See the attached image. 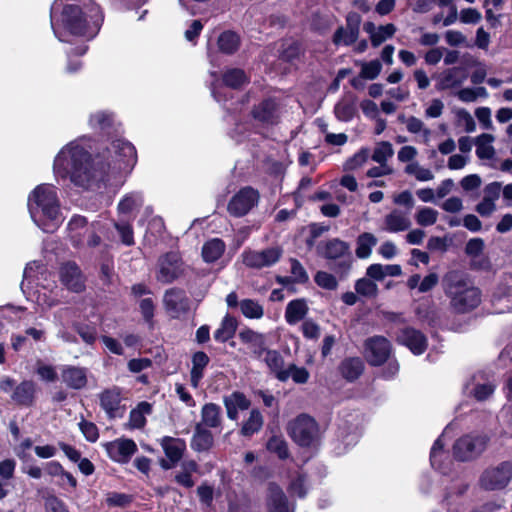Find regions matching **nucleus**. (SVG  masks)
I'll list each match as a JSON object with an SVG mask.
<instances>
[{
  "label": "nucleus",
  "mask_w": 512,
  "mask_h": 512,
  "mask_svg": "<svg viewBox=\"0 0 512 512\" xmlns=\"http://www.w3.org/2000/svg\"><path fill=\"white\" fill-rule=\"evenodd\" d=\"M74 328L86 344H94L97 338V331L95 327L86 324L76 323L74 325Z\"/></svg>",
  "instance_id": "338daca9"
},
{
  "label": "nucleus",
  "mask_w": 512,
  "mask_h": 512,
  "mask_svg": "<svg viewBox=\"0 0 512 512\" xmlns=\"http://www.w3.org/2000/svg\"><path fill=\"white\" fill-rule=\"evenodd\" d=\"M62 380L71 389L80 390L87 384V369L75 366H64Z\"/></svg>",
  "instance_id": "a878e982"
},
{
  "label": "nucleus",
  "mask_w": 512,
  "mask_h": 512,
  "mask_svg": "<svg viewBox=\"0 0 512 512\" xmlns=\"http://www.w3.org/2000/svg\"><path fill=\"white\" fill-rule=\"evenodd\" d=\"M54 285V276L48 271L46 266L37 261L30 262L26 265L21 283V289L24 294L30 293L34 287L51 290Z\"/></svg>",
  "instance_id": "0eeeda50"
},
{
  "label": "nucleus",
  "mask_w": 512,
  "mask_h": 512,
  "mask_svg": "<svg viewBox=\"0 0 512 512\" xmlns=\"http://www.w3.org/2000/svg\"><path fill=\"white\" fill-rule=\"evenodd\" d=\"M283 249L279 246L263 250L245 249L242 254L243 264L252 269H262L275 265L282 257Z\"/></svg>",
  "instance_id": "1a4fd4ad"
},
{
  "label": "nucleus",
  "mask_w": 512,
  "mask_h": 512,
  "mask_svg": "<svg viewBox=\"0 0 512 512\" xmlns=\"http://www.w3.org/2000/svg\"><path fill=\"white\" fill-rule=\"evenodd\" d=\"M121 401V389L116 386L105 389L99 394L100 407L109 419L122 417Z\"/></svg>",
  "instance_id": "6ab92c4d"
},
{
  "label": "nucleus",
  "mask_w": 512,
  "mask_h": 512,
  "mask_svg": "<svg viewBox=\"0 0 512 512\" xmlns=\"http://www.w3.org/2000/svg\"><path fill=\"white\" fill-rule=\"evenodd\" d=\"M104 21L103 12L93 0H55L50 10L51 28L60 42L70 37L87 43L97 36Z\"/></svg>",
  "instance_id": "f03ea898"
},
{
  "label": "nucleus",
  "mask_w": 512,
  "mask_h": 512,
  "mask_svg": "<svg viewBox=\"0 0 512 512\" xmlns=\"http://www.w3.org/2000/svg\"><path fill=\"white\" fill-rule=\"evenodd\" d=\"M36 384L32 380H24L15 386L11 393L12 401L22 407H31L35 402Z\"/></svg>",
  "instance_id": "b1692460"
},
{
  "label": "nucleus",
  "mask_w": 512,
  "mask_h": 512,
  "mask_svg": "<svg viewBox=\"0 0 512 512\" xmlns=\"http://www.w3.org/2000/svg\"><path fill=\"white\" fill-rule=\"evenodd\" d=\"M163 303L171 317L178 318L189 310L190 301L184 290L170 288L164 294Z\"/></svg>",
  "instance_id": "a211bd4d"
},
{
  "label": "nucleus",
  "mask_w": 512,
  "mask_h": 512,
  "mask_svg": "<svg viewBox=\"0 0 512 512\" xmlns=\"http://www.w3.org/2000/svg\"><path fill=\"white\" fill-rule=\"evenodd\" d=\"M210 359L203 351H197L192 355V368L190 371V383L193 388H198L200 381L204 376V370L208 366Z\"/></svg>",
  "instance_id": "473e14b6"
},
{
  "label": "nucleus",
  "mask_w": 512,
  "mask_h": 512,
  "mask_svg": "<svg viewBox=\"0 0 512 512\" xmlns=\"http://www.w3.org/2000/svg\"><path fill=\"white\" fill-rule=\"evenodd\" d=\"M287 433L297 445L307 448H317L322 438L317 421L304 413L288 423Z\"/></svg>",
  "instance_id": "39448f33"
},
{
  "label": "nucleus",
  "mask_w": 512,
  "mask_h": 512,
  "mask_svg": "<svg viewBox=\"0 0 512 512\" xmlns=\"http://www.w3.org/2000/svg\"><path fill=\"white\" fill-rule=\"evenodd\" d=\"M113 225L116 231L118 232L122 244H124L125 246L134 245V232L130 221L121 219L118 221H114Z\"/></svg>",
  "instance_id": "de8ad7c7"
},
{
  "label": "nucleus",
  "mask_w": 512,
  "mask_h": 512,
  "mask_svg": "<svg viewBox=\"0 0 512 512\" xmlns=\"http://www.w3.org/2000/svg\"><path fill=\"white\" fill-rule=\"evenodd\" d=\"M314 281L319 287L327 290H335L338 285L335 276L325 271H318L314 276Z\"/></svg>",
  "instance_id": "69168bd1"
},
{
  "label": "nucleus",
  "mask_w": 512,
  "mask_h": 512,
  "mask_svg": "<svg viewBox=\"0 0 512 512\" xmlns=\"http://www.w3.org/2000/svg\"><path fill=\"white\" fill-rule=\"evenodd\" d=\"M144 204V195L141 191H131L122 196L118 205L119 216L131 219L133 214Z\"/></svg>",
  "instance_id": "5701e85b"
},
{
  "label": "nucleus",
  "mask_w": 512,
  "mask_h": 512,
  "mask_svg": "<svg viewBox=\"0 0 512 512\" xmlns=\"http://www.w3.org/2000/svg\"><path fill=\"white\" fill-rule=\"evenodd\" d=\"M182 266L183 262L179 253L168 252L158 260L156 279L163 284L172 283L182 274Z\"/></svg>",
  "instance_id": "9b49d317"
},
{
  "label": "nucleus",
  "mask_w": 512,
  "mask_h": 512,
  "mask_svg": "<svg viewBox=\"0 0 512 512\" xmlns=\"http://www.w3.org/2000/svg\"><path fill=\"white\" fill-rule=\"evenodd\" d=\"M262 361L278 381H287V374L284 372L286 369L284 367V359L279 351L271 350L270 352H266V356Z\"/></svg>",
  "instance_id": "72a5a7b5"
},
{
  "label": "nucleus",
  "mask_w": 512,
  "mask_h": 512,
  "mask_svg": "<svg viewBox=\"0 0 512 512\" xmlns=\"http://www.w3.org/2000/svg\"><path fill=\"white\" fill-rule=\"evenodd\" d=\"M28 210L34 224L45 233H54L63 222L57 188L40 184L28 197Z\"/></svg>",
  "instance_id": "7ed1b4c3"
},
{
  "label": "nucleus",
  "mask_w": 512,
  "mask_h": 512,
  "mask_svg": "<svg viewBox=\"0 0 512 512\" xmlns=\"http://www.w3.org/2000/svg\"><path fill=\"white\" fill-rule=\"evenodd\" d=\"M444 433L434 442L431 452H430V461L431 465L440 471L443 470L442 467V458L446 456V452L444 451V442H443Z\"/></svg>",
  "instance_id": "5fc2aeb1"
},
{
  "label": "nucleus",
  "mask_w": 512,
  "mask_h": 512,
  "mask_svg": "<svg viewBox=\"0 0 512 512\" xmlns=\"http://www.w3.org/2000/svg\"><path fill=\"white\" fill-rule=\"evenodd\" d=\"M61 283L70 291L79 293L85 289V279L80 267L75 262H65L60 266Z\"/></svg>",
  "instance_id": "2eb2a0df"
},
{
  "label": "nucleus",
  "mask_w": 512,
  "mask_h": 512,
  "mask_svg": "<svg viewBox=\"0 0 512 512\" xmlns=\"http://www.w3.org/2000/svg\"><path fill=\"white\" fill-rule=\"evenodd\" d=\"M393 155L394 149L392 144L388 141H381L374 148L372 160L376 163H387Z\"/></svg>",
  "instance_id": "603ef678"
},
{
  "label": "nucleus",
  "mask_w": 512,
  "mask_h": 512,
  "mask_svg": "<svg viewBox=\"0 0 512 512\" xmlns=\"http://www.w3.org/2000/svg\"><path fill=\"white\" fill-rule=\"evenodd\" d=\"M495 138L491 134L483 133L475 139L476 155L479 159L489 160L495 155V149L492 146Z\"/></svg>",
  "instance_id": "58836bf2"
},
{
  "label": "nucleus",
  "mask_w": 512,
  "mask_h": 512,
  "mask_svg": "<svg viewBox=\"0 0 512 512\" xmlns=\"http://www.w3.org/2000/svg\"><path fill=\"white\" fill-rule=\"evenodd\" d=\"M239 307L242 314L248 319H260L264 315L263 306L253 299L241 300Z\"/></svg>",
  "instance_id": "a18cd8bd"
},
{
  "label": "nucleus",
  "mask_w": 512,
  "mask_h": 512,
  "mask_svg": "<svg viewBox=\"0 0 512 512\" xmlns=\"http://www.w3.org/2000/svg\"><path fill=\"white\" fill-rule=\"evenodd\" d=\"M214 444V437L212 432L203 427L202 424H196L194 427L193 436L190 441V446L195 452H207Z\"/></svg>",
  "instance_id": "bb28decb"
},
{
  "label": "nucleus",
  "mask_w": 512,
  "mask_h": 512,
  "mask_svg": "<svg viewBox=\"0 0 512 512\" xmlns=\"http://www.w3.org/2000/svg\"><path fill=\"white\" fill-rule=\"evenodd\" d=\"M330 187L333 189L335 198L339 202L344 203L347 199V196L342 190L343 188H346L348 191L352 192V175H344L339 182L333 181Z\"/></svg>",
  "instance_id": "6e6d98bb"
},
{
  "label": "nucleus",
  "mask_w": 512,
  "mask_h": 512,
  "mask_svg": "<svg viewBox=\"0 0 512 512\" xmlns=\"http://www.w3.org/2000/svg\"><path fill=\"white\" fill-rule=\"evenodd\" d=\"M87 224V219L81 215H74L69 220L67 225L68 235L75 247L84 245V238L89 229Z\"/></svg>",
  "instance_id": "cd10ccee"
},
{
  "label": "nucleus",
  "mask_w": 512,
  "mask_h": 512,
  "mask_svg": "<svg viewBox=\"0 0 512 512\" xmlns=\"http://www.w3.org/2000/svg\"><path fill=\"white\" fill-rule=\"evenodd\" d=\"M267 509L268 512H294V506H289L281 487L273 482L268 485Z\"/></svg>",
  "instance_id": "4be33fe9"
},
{
  "label": "nucleus",
  "mask_w": 512,
  "mask_h": 512,
  "mask_svg": "<svg viewBox=\"0 0 512 512\" xmlns=\"http://www.w3.org/2000/svg\"><path fill=\"white\" fill-rule=\"evenodd\" d=\"M266 448L269 452L275 453L281 460H285L289 457L288 444L282 436H272L267 441Z\"/></svg>",
  "instance_id": "49530a36"
},
{
  "label": "nucleus",
  "mask_w": 512,
  "mask_h": 512,
  "mask_svg": "<svg viewBox=\"0 0 512 512\" xmlns=\"http://www.w3.org/2000/svg\"><path fill=\"white\" fill-rule=\"evenodd\" d=\"M308 311L309 307L306 299L298 298L287 304L284 317L289 325H295L305 319Z\"/></svg>",
  "instance_id": "c85d7f7f"
},
{
  "label": "nucleus",
  "mask_w": 512,
  "mask_h": 512,
  "mask_svg": "<svg viewBox=\"0 0 512 512\" xmlns=\"http://www.w3.org/2000/svg\"><path fill=\"white\" fill-rule=\"evenodd\" d=\"M487 438L482 435H467L457 440L453 447L454 456L461 461L470 460L484 451Z\"/></svg>",
  "instance_id": "f8f14e48"
},
{
  "label": "nucleus",
  "mask_w": 512,
  "mask_h": 512,
  "mask_svg": "<svg viewBox=\"0 0 512 512\" xmlns=\"http://www.w3.org/2000/svg\"><path fill=\"white\" fill-rule=\"evenodd\" d=\"M210 74L212 77H214V80L210 85L212 96L218 103L223 105L224 109L230 113L232 108L227 104L228 99L225 89L219 85L216 72H211Z\"/></svg>",
  "instance_id": "052dcab7"
},
{
  "label": "nucleus",
  "mask_w": 512,
  "mask_h": 512,
  "mask_svg": "<svg viewBox=\"0 0 512 512\" xmlns=\"http://www.w3.org/2000/svg\"><path fill=\"white\" fill-rule=\"evenodd\" d=\"M259 201V191L251 186H245L230 198L227 211L233 217H244L258 206Z\"/></svg>",
  "instance_id": "6e6552de"
},
{
  "label": "nucleus",
  "mask_w": 512,
  "mask_h": 512,
  "mask_svg": "<svg viewBox=\"0 0 512 512\" xmlns=\"http://www.w3.org/2000/svg\"><path fill=\"white\" fill-rule=\"evenodd\" d=\"M360 77L366 80L376 79L382 70V64L379 60L375 59L369 62H361Z\"/></svg>",
  "instance_id": "13d9d810"
},
{
  "label": "nucleus",
  "mask_w": 512,
  "mask_h": 512,
  "mask_svg": "<svg viewBox=\"0 0 512 512\" xmlns=\"http://www.w3.org/2000/svg\"><path fill=\"white\" fill-rule=\"evenodd\" d=\"M405 173L413 176L420 182H427L434 179L433 172L429 168L421 166L417 161L408 163L405 167Z\"/></svg>",
  "instance_id": "09e8293b"
},
{
  "label": "nucleus",
  "mask_w": 512,
  "mask_h": 512,
  "mask_svg": "<svg viewBox=\"0 0 512 512\" xmlns=\"http://www.w3.org/2000/svg\"><path fill=\"white\" fill-rule=\"evenodd\" d=\"M444 293L456 313H467L479 306L482 294L467 275L450 271L443 278Z\"/></svg>",
  "instance_id": "20e7f679"
},
{
  "label": "nucleus",
  "mask_w": 512,
  "mask_h": 512,
  "mask_svg": "<svg viewBox=\"0 0 512 512\" xmlns=\"http://www.w3.org/2000/svg\"><path fill=\"white\" fill-rule=\"evenodd\" d=\"M88 50L87 43L79 42L75 46H71L66 50V54L68 56V63L66 70L68 73H76L82 67V62L78 59H72V56H82Z\"/></svg>",
  "instance_id": "a19ab883"
},
{
  "label": "nucleus",
  "mask_w": 512,
  "mask_h": 512,
  "mask_svg": "<svg viewBox=\"0 0 512 512\" xmlns=\"http://www.w3.org/2000/svg\"><path fill=\"white\" fill-rule=\"evenodd\" d=\"M390 352V342L382 336L369 338L365 343V356L372 365L383 364L389 357Z\"/></svg>",
  "instance_id": "dca6fc26"
},
{
  "label": "nucleus",
  "mask_w": 512,
  "mask_h": 512,
  "mask_svg": "<svg viewBox=\"0 0 512 512\" xmlns=\"http://www.w3.org/2000/svg\"><path fill=\"white\" fill-rule=\"evenodd\" d=\"M284 372L287 374V380L291 378L296 384H305L310 377L305 367H299L294 363L289 364Z\"/></svg>",
  "instance_id": "4d7b16f0"
},
{
  "label": "nucleus",
  "mask_w": 512,
  "mask_h": 512,
  "mask_svg": "<svg viewBox=\"0 0 512 512\" xmlns=\"http://www.w3.org/2000/svg\"><path fill=\"white\" fill-rule=\"evenodd\" d=\"M225 243L219 238H213L207 241L202 247V257L207 263H213L218 260L225 251Z\"/></svg>",
  "instance_id": "e433bc0d"
},
{
  "label": "nucleus",
  "mask_w": 512,
  "mask_h": 512,
  "mask_svg": "<svg viewBox=\"0 0 512 512\" xmlns=\"http://www.w3.org/2000/svg\"><path fill=\"white\" fill-rule=\"evenodd\" d=\"M218 47L222 53L233 54L240 46V38L233 31H224L218 37Z\"/></svg>",
  "instance_id": "79ce46f5"
},
{
  "label": "nucleus",
  "mask_w": 512,
  "mask_h": 512,
  "mask_svg": "<svg viewBox=\"0 0 512 512\" xmlns=\"http://www.w3.org/2000/svg\"><path fill=\"white\" fill-rule=\"evenodd\" d=\"M241 337L243 340L252 342V355L257 360L262 361L266 356V352L272 350L266 347L263 336L253 331L249 330L246 333H241Z\"/></svg>",
  "instance_id": "4c0bfd02"
},
{
  "label": "nucleus",
  "mask_w": 512,
  "mask_h": 512,
  "mask_svg": "<svg viewBox=\"0 0 512 512\" xmlns=\"http://www.w3.org/2000/svg\"><path fill=\"white\" fill-rule=\"evenodd\" d=\"M512 477V463L503 462L486 470L481 477V485L487 490L503 489Z\"/></svg>",
  "instance_id": "ddd939ff"
},
{
  "label": "nucleus",
  "mask_w": 512,
  "mask_h": 512,
  "mask_svg": "<svg viewBox=\"0 0 512 512\" xmlns=\"http://www.w3.org/2000/svg\"><path fill=\"white\" fill-rule=\"evenodd\" d=\"M291 278L297 284H305L309 280V276L303 265L297 259H290Z\"/></svg>",
  "instance_id": "0e129e2a"
},
{
  "label": "nucleus",
  "mask_w": 512,
  "mask_h": 512,
  "mask_svg": "<svg viewBox=\"0 0 512 512\" xmlns=\"http://www.w3.org/2000/svg\"><path fill=\"white\" fill-rule=\"evenodd\" d=\"M438 219V211L430 207H421L415 214V220L420 226H431Z\"/></svg>",
  "instance_id": "bf43d9fd"
},
{
  "label": "nucleus",
  "mask_w": 512,
  "mask_h": 512,
  "mask_svg": "<svg viewBox=\"0 0 512 512\" xmlns=\"http://www.w3.org/2000/svg\"><path fill=\"white\" fill-rule=\"evenodd\" d=\"M223 404L226 408L227 417L232 421H236L239 417V411L249 409L251 402L244 393L234 391L230 395L223 397Z\"/></svg>",
  "instance_id": "393cba45"
},
{
  "label": "nucleus",
  "mask_w": 512,
  "mask_h": 512,
  "mask_svg": "<svg viewBox=\"0 0 512 512\" xmlns=\"http://www.w3.org/2000/svg\"><path fill=\"white\" fill-rule=\"evenodd\" d=\"M396 341L406 346L415 355L424 353L427 348V338L425 335L411 327L399 329L396 333Z\"/></svg>",
  "instance_id": "f3484780"
},
{
  "label": "nucleus",
  "mask_w": 512,
  "mask_h": 512,
  "mask_svg": "<svg viewBox=\"0 0 512 512\" xmlns=\"http://www.w3.org/2000/svg\"><path fill=\"white\" fill-rule=\"evenodd\" d=\"M79 429L81 430L85 439L91 443H94L99 438V430L96 424L90 421L82 420L79 422Z\"/></svg>",
  "instance_id": "774afa93"
},
{
  "label": "nucleus",
  "mask_w": 512,
  "mask_h": 512,
  "mask_svg": "<svg viewBox=\"0 0 512 512\" xmlns=\"http://www.w3.org/2000/svg\"><path fill=\"white\" fill-rule=\"evenodd\" d=\"M89 127L108 137L114 135L110 145L97 157L95 163L90 151L83 143V136L61 148L53 161V173L58 182L69 180L83 190L99 188L100 183L121 174H129L137 162L134 145L119 137L122 132L116 116L109 110H97L90 114Z\"/></svg>",
  "instance_id": "f257e3e1"
},
{
  "label": "nucleus",
  "mask_w": 512,
  "mask_h": 512,
  "mask_svg": "<svg viewBox=\"0 0 512 512\" xmlns=\"http://www.w3.org/2000/svg\"><path fill=\"white\" fill-rule=\"evenodd\" d=\"M201 422L205 428H220L222 425V409L218 404L206 403L201 408Z\"/></svg>",
  "instance_id": "2f4dec72"
},
{
  "label": "nucleus",
  "mask_w": 512,
  "mask_h": 512,
  "mask_svg": "<svg viewBox=\"0 0 512 512\" xmlns=\"http://www.w3.org/2000/svg\"><path fill=\"white\" fill-rule=\"evenodd\" d=\"M161 446L170 462L168 463L166 461H162L161 466L166 470L171 469L176 463L180 461L186 449V443L184 440L169 436L162 438Z\"/></svg>",
  "instance_id": "aec40b11"
},
{
  "label": "nucleus",
  "mask_w": 512,
  "mask_h": 512,
  "mask_svg": "<svg viewBox=\"0 0 512 512\" xmlns=\"http://www.w3.org/2000/svg\"><path fill=\"white\" fill-rule=\"evenodd\" d=\"M286 98L268 96L255 104L250 112L251 117L263 126H275L281 122L287 112Z\"/></svg>",
  "instance_id": "423d86ee"
},
{
  "label": "nucleus",
  "mask_w": 512,
  "mask_h": 512,
  "mask_svg": "<svg viewBox=\"0 0 512 512\" xmlns=\"http://www.w3.org/2000/svg\"><path fill=\"white\" fill-rule=\"evenodd\" d=\"M363 30L368 34L371 45L376 48L386 40L391 39L395 35L397 28L392 23L376 26L373 22L367 21L363 24Z\"/></svg>",
  "instance_id": "412c9836"
},
{
  "label": "nucleus",
  "mask_w": 512,
  "mask_h": 512,
  "mask_svg": "<svg viewBox=\"0 0 512 512\" xmlns=\"http://www.w3.org/2000/svg\"><path fill=\"white\" fill-rule=\"evenodd\" d=\"M222 82L226 87L239 89L249 82V77L243 69L229 68L223 73Z\"/></svg>",
  "instance_id": "c9c22d12"
},
{
  "label": "nucleus",
  "mask_w": 512,
  "mask_h": 512,
  "mask_svg": "<svg viewBox=\"0 0 512 512\" xmlns=\"http://www.w3.org/2000/svg\"><path fill=\"white\" fill-rule=\"evenodd\" d=\"M347 28L339 27L333 37V43L336 46H349L352 44V15L346 16Z\"/></svg>",
  "instance_id": "3c124183"
},
{
  "label": "nucleus",
  "mask_w": 512,
  "mask_h": 512,
  "mask_svg": "<svg viewBox=\"0 0 512 512\" xmlns=\"http://www.w3.org/2000/svg\"><path fill=\"white\" fill-rule=\"evenodd\" d=\"M108 457L117 463L126 464L137 452V445L132 439L119 438L103 444Z\"/></svg>",
  "instance_id": "4468645a"
},
{
  "label": "nucleus",
  "mask_w": 512,
  "mask_h": 512,
  "mask_svg": "<svg viewBox=\"0 0 512 512\" xmlns=\"http://www.w3.org/2000/svg\"><path fill=\"white\" fill-rule=\"evenodd\" d=\"M317 254L327 260H340L337 272L347 274L350 268L349 263L342 260L349 253V244L339 239H331L319 242L316 246Z\"/></svg>",
  "instance_id": "9d476101"
},
{
  "label": "nucleus",
  "mask_w": 512,
  "mask_h": 512,
  "mask_svg": "<svg viewBox=\"0 0 512 512\" xmlns=\"http://www.w3.org/2000/svg\"><path fill=\"white\" fill-rule=\"evenodd\" d=\"M385 230L391 233L406 231L411 226L408 213L395 209L385 216Z\"/></svg>",
  "instance_id": "c756f323"
},
{
  "label": "nucleus",
  "mask_w": 512,
  "mask_h": 512,
  "mask_svg": "<svg viewBox=\"0 0 512 512\" xmlns=\"http://www.w3.org/2000/svg\"><path fill=\"white\" fill-rule=\"evenodd\" d=\"M406 128L410 133L418 134L421 133L425 139V142H427L431 136V131L429 128H427L424 124V122L414 116H410L406 119Z\"/></svg>",
  "instance_id": "680f3d73"
},
{
  "label": "nucleus",
  "mask_w": 512,
  "mask_h": 512,
  "mask_svg": "<svg viewBox=\"0 0 512 512\" xmlns=\"http://www.w3.org/2000/svg\"><path fill=\"white\" fill-rule=\"evenodd\" d=\"M467 78L464 68L453 67L445 70L439 79L438 89L446 90L461 86Z\"/></svg>",
  "instance_id": "7c9ffc66"
},
{
  "label": "nucleus",
  "mask_w": 512,
  "mask_h": 512,
  "mask_svg": "<svg viewBox=\"0 0 512 512\" xmlns=\"http://www.w3.org/2000/svg\"><path fill=\"white\" fill-rule=\"evenodd\" d=\"M152 410L151 404L148 402H141L138 406L130 412L129 423L132 428L140 429L146 423V414H150Z\"/></svg>",
  "instance_id": "c03bdc74"
},
{
  "label": "nucleus",
  "mask_w": 512,
  "mask_h": 512,
  "mask_svg": "<svg viewBox=\"0 0 512 512\" xmlns=\"http://www.w3.org/2000/svg\"><path fill=\"white\" fill-rule=\"evenodd\" d=\"M377 239L370 233H364L358 237L356 254L359 258H368Z\"/></svg>",
  "instance_id": "8fccbe9b"
},
{
  "label": "nucleus",
  "mask_w": 512,
  "mask_h": 512,
  "mask_svg": "<svg viewBox=\"0 0 512 512\" xmlns=\"http://www.w3.org/2000/svg\"><path fill=\"white\" fill-rule=\"evenodd\" d=\"M335 115L341 121L352 119V95L346 93L335 106Z\"/></svg>",
  "instance_id": "864d4df0"
},
{
  "label": "nucleus",
  "mask_w": 512,
  "mask_h": 512,
  "mask_svg": "<svg viewBox=\"0 0 512 512\" xmlns=\"http://www.w3.org/2000/svg\"><path fill=\"white\" fill-rule=\"evenodd\" d=\"M456 122L458 126L464 127L467 133H472L476 130V123L472 115L464 108H459L455 111Z\"/></svg>",
  "instance_id": "e2e57ef3"
},
{
  "label": "nucleus",
  "mask_w": 512,
  "mask_h": 512,
  "mask_svg": "<svg viewBox=\"0 0 512 512\" xmlns=\"http://www.w3.org/2000/svg\"><path fill=\"white\" fill-rule=\"evenodd\" d=\"M264 424L262 413L259 409L254 408L250 411L249 417L242 424L240 434L244 437H251L258 433Z\"/></svg>",
  "instance_id": "f704fd0d"
},
{
  "label": "nucleus",
  "mask_w": 512,
  "mask_h": 512,
  "mask_svg": "<svg viewBox=\"0 0 512 512\" xmlns=\"http://www.w3.org/2000/svg\"><path fill=\"white\" fill-rule=\"evenodd\" d=\"M44 471L51 477L67 478V484L75 489L77 487L76 478L68 471H66L60 462L50 461L45 463Z\"/></svg>",
  "instance_id": "37998d69"
},
{
  "label": "nucleus",
  "mask_w": 512,
  "mask_h": 512,
  "mask_svg": "<svg viewBox=\"0 0 512 512\" xmlns=\"http://www.w3.org/2000/svg\"><path fill=\"white\" fill-rule=\"evenodd\" d=\"M236 329V319L226 315L223 318L220 327L214 332V339L220 343H224L235 335Z\"/></svg>",
  "instance_id": "ea45409f"
}]
</instances>
